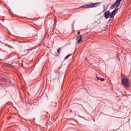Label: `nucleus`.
<instances>
[{"instance_id":"f257e3e1","label":"nucleus","mask_w":131,"mask_h":131,"mask_svg":"<svg viewBox=\"0 0 131 131\" xmlns=\"http://www.w3.org/2000/svg\"><path fill=\"white\" fill-rule=\"evenodd\" d=\"M100 6L99 3H90L88 4H85L84 5H82L80 8H97V7H99Z\"/></svg>"},{"instance_id":"f03ea898","label":"nucleus","mask_w":131,"mask_h":131,"mask_svg":"<svg viewBox=\"0 0 131 131\" xmlns=\"http://www.w3.org/2000/svg\"><path fill=\"white\" fill-rule=\"evenodd\" d=\"M121 2V0H116L115 3H114L112 5V6L110 7V9L111 10H113V9H115V8H117L118 6L120 5Z\"/></svg>"},{"instance_id":"7ed1b4c3","label":"nucleus","mask_w":131,"mask_h":131,"mask_svg":"<svg viewBox=\"0 0 131 131\" xmlns=\"http://www.w3.org/2000/svg\"><path fill=\"white\" fill-rule=\"evenodd\" d=\"M122 83L126 88H128L129 86V82H128V79L124 78L122 79Z\"/></svg>"},{"instance_id":"20e7f679","label":"nucleus","mask_w":131,"mask_h":131,"mask_svg":"<svg viewBox=\"0 0 131 131\" xmlns=\"http://www.w3.org/2000/svg\"><path fill=\"white\" fill-rule=\"evenodd\" d=\"M118 12V9L115 8L110 14V18H114V16L116 15V13Z\"/></svg>"},{"instance_id":"39448f33","label":"nucleus","mask_w":131,"mask_h":131,"mask_svg":"<svg viewBox=\"0 0 131 131\" xmlns=\"http://www.w3.org/2000/svg\"><path fill=\"white\" fill-rule=\"evenodd\" d=\"M110 14H111V12L110 11H107L104 13V18H105V19H108V18H109V17H110Z\"/></svg>"},{"instance_id":"423d86ee","label":"nucleus","mask_w":131,"mask_h":131,"mask_svg":"<svg viewBox=\"0 0 131 131\" xmlns=\"http://www.w3.org/2000/svg\"><path fill=\"white\" fill-rule=\"evenodd\" d=\"M77 43H80V42H81V41L82 40V35H79L77 37Z\"/></svg>"},{"instance_id":"0eeeda50","label":"nucleus","mask_w":131,"mask_h":131,"mask_svg":"<svg viewBox=\"0 0 131 131\" xmlns=\"http://www.w3.org/2000/svg\"><path fill=\"white\" fill-rule=\"evenodd\" d=\"M121 78H122V79L125 78V75L122 73L121 75Z\"/></svg>"},{"instance_id":"6e6552de","label":"nucleus","mask_w":131,"mask_h":131,"mask_svg":"<svg viewBox=\"0 0 131 131\" xmlns=\"http://www.w3.org/2000/svg\"><path fill=\"white\" fill-rule=\"evenodd\" d=\"M72 54H68L67 56H66L65 57V60L68 59V58H69V57H70L71 56H72Z\"/></svg>"},{"instance_id":"1a4fd4ad","label":"nucleus","mask_w":131,"mask_h":131,"mask_svg":"<svg viewBox=\"0 0 131 131\" xmlns=\"http://www.w3.org/2000/svg\"><path fill=\"white\" fill-rule=\"evenodd\" d=\"M61 51V48H59L57 49V53L58 54H60V51Z\"/></svg>"},{"instance_id":"9d476101","label":"nucleus","mask_w":131,"mask_h":131,"mask_svg":"<svg viewBox=\"0 0 131 131\" xmlns=\"http://www.w3.org/2000/svg\"><path fill=\"white\" fill-rule=\"evenodd\" d=\"M96 78H97V80H100V79H101V78L98 77V76H96Z\"/></svg>"},{"instance_id":"9b49d317","label":"nucleus","mask_w":131,"mask_h":131,"mask_svg":"<svg viewBox=\"0 0 131 131\" xmlns=\"http://www.w3.org/2000/svg\"><path fill=\"white\" fill-rule=\"evenodd\" d=\"M100 80H101V81H104V79L103 78H100Z\"/></svg>"},{"instance_id":"f8f14e48","label":"nucleus","mask_w":131,"mask_h":131,"mask_svg":"<svg viewBox=\"0 0 131 131\" xmlns=\"http://www.w3.org/2000/svg\"><path fill=\"white\" fill-rule=\"evenodd\" d=\"M79 34H80V31H79L78 32V35H79Z\"/></svg>"},{"instance_id":"ddd939ff","label":"nucleus","mask_w":131,"mask_h":131,"mask_svg":"<svg viewBox=\"0 0 131 131\" xmlns=\"http://www.w3.org/2000/svg\"><path fill=\"white\" fill-rule=\"evenodd\" d=\"M93 121H95V119H93Z\"/></svg>"},{"instance_id":"4468645a","label":"nucleus","mask_w":131,"mask_h":131,"mask_svg":"<svg viewBox=\"0 0 131 131\" xmlns=\"http://www.w3.org/2000/svg\"><path fill=\"white\" fill-rule=\"evenodd\" d=\"M120 58L119 57V61H120Z\"/></svg>"}]
</instances>
